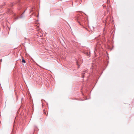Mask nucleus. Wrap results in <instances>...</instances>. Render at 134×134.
<instances>
[{
  "label": "nucleus",
  "mask_w": 134,
  "mask_h": 134,
  "mask_svg": "<svg viewBox=\"0 0 134 134\" xmlns=\"http://www.w3.org/2000/svg\"><path fill=\"white\" fill-rule=\"evenodd\" d=\"M75 20L77 22L79 25L82 26L81 24L84 22V18L82 16L78 15L75 16Z\"/></svg>",
  "instance_id": "obj_1"
},
{
  "label": "nucleus",
  "mask_w": 134,
  "mask_h": 134,
  "mask_svg": "<svg viewBox=\"0 0 134 134\" xmlns=\"http://www.w3.org/2000/svg\"><path fill=\"white\" fill-rule=\"evenodd\" d=\"M24 16V15L23 14H22L20 16L18 17H16L15 18L16 20L18 19L19 18H23Z\"/></svg>",
  "instance_id": "obj_2"
},
{
  "label": "nucleus",
  "mask_w": 134,
  "mask_h": 134,
  "mask_svg": "<svg viewBox=\"0 0 134 134\" xmlns=\"http://www.w3.org/2000/svg\"><path fill=\"white\" fill-rule=\"evenodd\" d=\"M22 63H26V61H25V60L24 59L23 57L22 58Z\"/></svg>",
  "instance_id": "obj_3"
},
{
  "label": "nucleus",
  "mask_w": 134,
  "mask_h": 134,
  "mask_svg": "<svg viewBox=\"0 0 134 134\" xmlns=\"http://www.w3.org/2000/svg\"><path fill=\"white\" fill-rule=\"evenodd\" d=\"M85 54L86 55H87L88 56H89L90 54H89L87 52H86Z\"/></svg>",
  "instance_id": "obj_4"
},
{
  "label": "nucleus",
  "mask_w": 134,
  "mask_h": 134,
  "mask_svg": "<svg viewBox=\"0 0 134 134\" xmlns=\"http://www.w3.org/2000/svg\"><path fill=\"white\" fill-rule=\"evenodd\" d=\"M84 77V75H83V76H82V78H83Z\"/></svg>",
  "instance_id": "obj_5"
},
{
  "label": "nucleus",
  "mask_w": 134,
  "mask_h": 134,
  "mask_svg": "<svg viewBox=\"0 0 134 134\" xmlns=\"http://www.w3.org/2000/svg\"><path fill=\"white\" fill-rule=\"evenodd\" d=\"M32 11H33V10H32V9L31 10H30V12H32Z\"/></svg>",
  "instance_id": "obj_6"
},
{
  "label": "nucleus",
  "mask_w": 134,
  "mask_h": 134,
  "mask_svg": "<svg viewBox=\"0 0 134 134\" xmlns=\"http://www.w3.org/2000/svg\"><path fill=\"white\" fill-rule=\"evenodd\" d=\"M105 30V28L104 27V29H103V31H104Z\"/></svg>",
  "instance_id": "obj_7"
},
{
  "label": "nucleus",
  "mask_w": 134,
  "mask_h": 134,
  "mask_svg": "<svg viewBox=\"0 0 134 134\" xmlns=\"http://www.w3.org/2000/svg\"><path fill=\"white\" fill-rule=\"evenodd\" d=\"M25 11H24L23 13L22 14H23V15H24V12H25Z\"/></svg>",
  "instance_id": "obj_8"
},
{
  "label": "nucleus",
  "mask_w": 134,
  "mask_h": 134,
  "mask_svg": "<svg viewBox=\"0 0 134 134\" xmlns=\"http://www.w3.org/2000/svg\"><path fill=\"white\" fill-rule=\"evenodd\" d=\"M35 129H34V131H35Z\"/></svg>",
  "instance_id": "obj_9"
}]
</instances>
